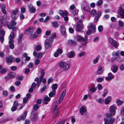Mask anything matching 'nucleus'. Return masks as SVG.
I'll return each mask as SVG.
<instances>
[{"label":"nucleus","instance_id":"53","mask_svg":"<svg viewBox=\"0 0 124 124\" xmlns=\"http://www.w3.org/2000/svg\"><path fill=\"white\" fill-rule=\"evenodd\" d=\"M108 91V90L107 89H106L104 90L103 92L104 94L102 95V96L103 97H104L106 95Z\"/></svg>","mask_w":124,"mask_h":124},{"label":"nucleus","instance_id":"61","mask_svg":"<svg viewBox=\"0 0 124 124\" xmlns=\"http://www.w3.org/2000/svg\"><path fill=\"white\" fill-rule=\"evenodd\" d=\"M41 49V47L39 45H38L36 47V50L38 51L40 50Z\"/></svg>","mask_w":124,"mask_h":124},{"label":"nucleus","instance_id":"32","mask_svg":"<svg viewBox=\"0 0 124 124\" xmlns=\"http://www.w3.org/2000/svg\"><path fill=\"white\" fill-rule=\"evenodd\" d=\"M124 103L123 101H121L119 99H117L116 101V103L118 106H120L122 105Z\"/></svg>","mask_w":124,"mask_h":124},{"label":"nucleus","instance_id":"25","mask_svg":"<svg viewBox=\"0 0 124 124\" xmlns=\"http://www.w3.org/2000/svg\"><path fill=\"white\" fill-rule=\"evenodd\" d=\"M116 60L119 62H121L123 61V60L122 58H120L119 56L117 57H114L111 59V60Z\"/></svg>","mask_w":124,"mask_h":124},{"label":"nucleus","instance_id":"64","mask_svg":"<svg viewBox=\"0 0 124 124\" xmlns=\"http://www.w3.org/2000/svg\"><path fill=\"white\" fill-rule=\"evenodd\" d=\"M40 62V60L38 59H36L35 61V64L37 65L39 64Z\"/></svg>","mask_w":124,"mask_h":124},{"label":"nucleus","instance_id":"58","mask_svg":"<svg viewBox=\"0 0 124 124\" xmlns=\"http://www.w3.org/2000/svg\"><path fill=\"white\" fill-rule=\"evenodd\" d=\"M50 18V17L49 16H47L46 18L44 21V22L46 23L47 22Z\"/></svg>","mask_w":124,"mask_h":124},{"label":"nucleus","instance_id":"52","mask_svg":"<svg viewBox=\"0 0 124 124\" xmlns=\"http://www.w3.org/2000/svg\"><path fill=\"white\" fill-rule=\"evenodd\" d=\"M120 112L121 115H123L124 114V106L121 108Z\"/></svg>","mask_w":124,"mask_h":124},{"label":"nucleus","instance_id":"15","mask_svg":"<svg viewBox=\"0 0 124 124\" xmlns=\"http://www.w3.org/2000/svg\"><path fill=\"white\" fill-rule=\"evenodd\" d=\"M77 25L74 26V27L76 29V30L78 31H80L82 28V24H77Z\"/></svg>","mask_w":124,"mask_h":124},{"label":"nucleus","instance_id":"1","mask_svg":"<svg viewBox=\"0 0 124 124\" xmlns=\"http://www.w3.org/2000/svg\"><path fill=\"white\" fill-rule=\"evenodd\" d=\"M70 66L69 62H65L61 61L59 63V67L63 71H67L69 70Z\"/></svg>","mask_w":124,"mask_h":124},{"label":"nucleus","instance_id":"54","mask_svg":"<svg viewBox=\"0 0 124 124\" xmlns=\"http://www.w3.org/2000/svg\"><path fill=\"white\" fill-rule=\"evenodd\" d=\"M36 32L37 33V34L39 35V34L41 32V29L39 28H38L37 29Z\"/></svg>","mask_w":124,"mask_h":124},{"label":"nucleus","instance_id":"56","mask_svg":"<svg viewBox=\"0 0 124 124\" xmlns=\"http://www.w3.org/2000/svg\"><path fill=\"white\" fill-rule=\"evenodd\" d=\"M57 52L59 54H61L62 53L63 51L62 49L60 48H58L57 50Z\"/></svg>","mask_w":124,"mask_h":124},{"label":"nucleus","instance_id":"18","mask_svg":"<svg viewBox=\"0 0 124 124\" xmlns=\"http://www.w3.org/2000/svg\"><path fill=\"white\" fill-rule=\"evenodd\" d=\"M15 37V35L14 33L13 32H12L9 36V43H11L13 41V38Z\"/></svg>","mask_w":124,"mask_h":124},{"label":"nucleus","instance_id":"31","mask_svg":"<svg viewBox=\"0 0 124 124\" xmlns=\"http://www.w3.org/2000/svg\"><path fill=\"white\" fill-rule=\"evenodd\" d=\"M102 67H99L98 68V70L97 72V74L99 75L102 73L103 71Z\"/></svg>","mask_w":124,"mask_h":124},{"label":"nucleus","instance_id":"42","mask_svg":"<svg viewBox=\"0 0 124 124\" xmlns=\"http://www.w3.org/2000/svg\"><path fill=\"white\" fill-rule=\"evenodd\" d=\"M99 59V57L97 56L96 58L94 59L93 61V63L94 64H96L97 63Z\"/></svg>","mask_w":124,"mask_h":124},{"label":"nucleus","instance_id":"24","mask_svg":"<svg viewBox=\"0 0 124 124\" xmlns=\"http://www.w3.org/2000/svg\"><path fill=\"white\" fill-rule=\"evenodd\" d=\"M33 54L35 56L37 55V57L39 59L41 58L42 56V53H39L37 54V52L35 51L33 52Z\"/></svg>","mask_w":124,"mask_h":124},{"label":"nucleus","instance_id":"46","mask_svg":"<svg viewBox=\"0 0 124 124\" xmlns=\"http://www.w3.org/2000/svg\"><path fill=\"white\" fill-rule=\"evenodd\" d=\"M57 85L56 84H53L52 86V90H54L55 91V90L57 88Z\"/></svg>","mask_w":124,"mask_h":124},{"label":"nucleus","instance_id":"27","mask_svg":"<svg viewBox=\"0 0 124 124\" xmlns=\"http://www.w3.org/2000/svg\"><path fill=\"white\" fill-rule=\"evenodd\" d=\"M39 36V35L35 33L33 34H32V33L31 34L30 36V38L31 39H34Z\"/></svg>","mask_w":124,"mask_h":124},{"label":"nucleus","instance_id":"55","mask_svg":"<svg viewBox=\"0 0 124 124\" xmlns=\"http://www.w3.org/2000/svg\"><path fill=\"white\" fill-rule=\"evenodd\" d=\"M56 36V34L55 33H53L51 36V37L49 39H52V41H53V39L54 38H55Z\"/></svg>","mask_w":124,"mask_h":124},{"label":"nucleus","instance_id":"11","mask_svg":"<svg viewBox=\"0 0 124 124\" xmlns=\"http://www.w3.org/2000/svg\"><path fill=\"white\" fill-rule=\"evenodd\" d=\"M80 113L82 115H86L87 113L86 109L85 107H82L80 108Z\"/></svg>","mask_w":124,"mask_h":124},{"label":"nucleus","instance_id":"26","mask_svg":"<svg viewBox=\"0 0 124 124\" xmlns=\"http://www.w3.org/2000/svg\"><path fill=\"white\" fill-rule=\"evenodd\" d=\"M15 59L14 57L11 56L8 57L6 58V60L7 62H12Z\"/></svg>","mask_w":124,"mask_h":124},{"label":"nucleus","instance_id":"48","mask_svg":"<svg viewBox=\"0 0 124 124\" xmlns=\"http://www.w3.org/2000/svg\"><path fill=\"white\" fill-rule=\"evenodd\" d=\"M98 31L99 32H101L103 30L102 26L101 25L99 26L98 27Z\"/></svg>","mask_w":124,"mask_h":124},{"label":"nucleus","instance_id":"50","mask_svg":"<svg viewBox=\"0 0 124 124\" xmlns=\"http://www.w3.org/2000/svg\"><path fill=\"white\" fill-rule=\"evenodd\" d=\"M72 12L73 15H76L78 14V11L77 9H75L72 11Z\"/></svg>","mask_w":124,"mask_h":124},{"label":"nucleus","instance_id":"60","mask_svg":"<svg viewBox=\"0 0 124 124\" xmlns=\"http://www.w3.org/2000/svg\"><path fill=\"white\" fill-rule=\"evenodd\" d=\"M13 41L11 43H9V44H10L9 45V47L11 49H13L14 48V44H13Z\"/></svg>","mask_w":124,"mask_h":124},{"label":"nucleus","instance_id":"8","mask_svg":"<svg viewBox=\"0 0 124 124\" xmlns=\"http://www.w3.org/2000/svg\"><path fill=\"white\" fill-rule=\"evenodd\" d=\"M114 77L115 76L111 73L109 72L108 74V76L105 78V79L107 81H110L112 79H114Z\"/></svg>","mask_w":124,"mask_h":124},{"label":"nucleus","instance_id":"43","mask_svg":"<svg viewBox=\"0 0 124 124\" xmlns=\"http://www.w3.org/2000/svg\"><path fill=\"white\" fill-rule=\"evenodd\" d=\"M18 8H16L15 9L13 10V11L12 12L11 14L16 15L18 11Z\"/></svg>","mask_w":124,"mask_h":124},{"label":"nucleus","instance_id":"39","mask_svg":"<svg viewBox=\"0 0 124 124\" xmlns=\"http://www.w3.org/2000/svg\"><path fill=\"white\" fill-rule=\"evenodd\" d=\"M114 114H112L111 113H107L105 114V116L107 117L106 119H108V118H111L112 117V116Z\"/></svg>","mask_w":124,"mask_h":124},{"label":"nucleus","instance_id":"33","mask_svg":"<svg viewBox=\"0 0 124 124\" xmlns=\"http://www.w3.org/2000/svg\"><path fill=\"white\" fill-rule=\"evenodd\" d=\"M102 0H99L97 1L96 3V5L98 7H100L102 5Z\"/></svg>","mask_w":124,"mask_h":124},{"label":"nucleus","instance_id":"51","mask_svg":"<svg viewBox=\"0 0 124 124\" xmlns=\"http://www.w3.org/2000/svg\"><path fill=\"white\" fill-rule=\"evenodd\" d=\"M119 68L121 70H124V64H122L120 65L119 67Z\"/></svg>","mask_w":124,"mask_h":124},{"label":"nucleus","instance_id":"23","mask_svg":"<svg viewBox=\"0 0 124 124\" xmlns=\"http://www.w3.org/2000/svg\"><path fill=\"white\" fill-rule=\"evenodd\" d=\"M27 113V111H25L24 112V114L23 116H21L19 117L17 119V121H20L22 119L24 120L26 117Z\"/></svg>","mask_w":124,"mask_h":124},{"label":"nucleus","instance_id":"14","mask_svg":"<svg viewBox=\"0 0 124 124\" xmlns=\"http://www.w3.org/2000/svg\"><path fill=\"white\" fill-rule=\"evenodd\" d=\"M75 53L74 51H72L66 54L67 56L69 58H71L74 57Z\"/></svg>","mask_w":124,"mask_h":124},{"label":"nucleus","instance_id":"36","mask_svg":"<svg viewBox=\"0 0 124 124\" xmlns=\"http://www.w3.org/2000/svg\"><path fill=\"white\" fill-rule=\"evenodd\" d=\"M55 92L54 90H53L52 92H50L49 94V96L50 97H52L55 94Z\"/></svg>","mask_w":124,"mask_h":124},{"label":"nucleus","instance_id":"29","mask_svg":"<svg viewBox=\"0 0 124 124\" xmlns=\"http://www.w3.org/2000/svg\"><path fill=\"white\" fill-rule=\"evenodd\" d=\"M60 31L62 34L64 35L66 32L64 28V26L63 25H62L61 27Z\"/></svg>","mask_w":124,"mask_h":124},{"label":"nucleus","instance_id":"20","mask_svg":"<svg viewBox=\"0 0 124 124\" xmlns=\"http://www.w3.org/2000/svg\"><path fill=\"white\" fill-rule=\"evenodd\" d=\"M112 98L110 96H108L104 100V103L105 104H109L111 101Z\"/></svg>","mask_w":124,"mask_h":124},{"label":"nucleus","instance_id":"34","mask_svg":"<svg viewBox=\"0 0 124 124\" xmlns=\"http://www.w3.org/2000/svg\"><path fill=\"white\" fill-rule=\"evenodd\" d=\"M90 13L91 16L93 17L95 15H96L97 13L95 10L93 9L91 11Z\"/></svg>","mask_w":124,"mask_h":124},{"label":"nucleus","instance_id":"59","mask_svg":"<svg viewBox=\"0 0 124 124\" xmlns=\"http://www.w3.org/2000/svg\"><path fill=\"white\" fill-rule=\"evenodd\" d=\"M97 87L98 90H101L102 88V85L100 84H98L97 85Z\"/></svg>","mask_w":124,"mask_h":124},{"label":"nucleus","instance_id":"17","mask_svg":"<svg viewBox=\"0 0 124 124\" xmlns=\"http://www.w3.org/2000/svg\"><path fill=\"white\" fill-rule=\"evenodd\" d=\"M16 24H7L8 27L9 29H12L13 31H15L16 30V27L15 26Z\"/></svg>","mask_w":124,"mask_h":124},{"label":"nucleus","instance_id":"16","mask_svg":"<svg viewBox=\"0 0 124 124\" xmlns=\"http://www.w3.org/2000/svg\"><path fill=\"white\" fill-rule=\"evenodd\" d=\"M75 39L77 41L79 42H82L84 40L85 38L82 36L80 35H77L75 37Z\"/></svg>","mask_w":124,"mask_h":124},{"label":"nucleus","instance_id":"4","mask_svg":"<svg viewBox=\"0 0 124 124\" xmlns=\"http://www.w3.org/2000/svg\"><path fill=\"white\" fill-rule=\"evenodd\" d=\"M104 124H113L115 120L114 118H111L109 119H104Z\"/></svg>","mask_w":124,"mask_h":124},{"label":"nucleus","instance_id":"19","mask_svg":"<svg viewBox=\"0 0 124 124\" xmlns=\"http://www.w3.org/2000/svg\"><path fill=\"white\" fill-rule=\"evenodd\" d=\"M101 15V12L99 11L97 12L94 18V21L95 22H97L99 20V19Z\"/></svg>","mask_w":124,"mask_h":124},{"label":"nucleus","instance_id":"62","mask_svg":"<svg viewBox=\"0 0 124 124\" xmlns=\"http://www.w3.org/2000/svg\"><path fill=\"white\" fill-rule=\"evenodd\" d=\"M40 73L41 74V75L40 78H43V76L44 75L45 72H44V70H42L40 71Z\"/></svg>","mask_w":124,"mask_h":124},{"label":"nucleus","instance_id":"41","mask_svg":"<svg viewBox=\"0 0 124 124\" xmlns=\"http://www.w3.org/2000/svg\"><path fill=\"white\" fill-rule=\"evenodd\" d=\"M44 100L47 102L49 101L51 99V98H50L46 95L44 96Z\"/></svg>","mask_w":124,"mask_h":124},{"label":"nucleus","instance_id":"28","mask_svg":"<svg viewBox=\"0 0 124 124\" xmlns=\"http://www.w3.org/2000/svg\"><path fill=\"white\" fill-rule=\"evenodd\" d=\"M0 7L2 8L1 11L4 14H6V11L5 10V8L6 7L5 5L3 4H2L0 6Z\"/></svg>","mask_w":124,"mask_h":124},{"label":"nucleus","instance_id":"5","mask_svg":"<svg viewBox=\"0 0 124 124\" xmlns=\"http://www.w3.org/2000/svg\"><path fill=\"white\" fill-rule=\"evenodd\" d=\"M87 28L88 29H90L92 31V33H94L96 32V26L93 24H89L87 26Z\"/></svg>","mask_w":124,"mask_h":124},{"label":"nucleus","instance_id":"12","mask_svg":"<svg viewBox=\"0 0 124 124\" xmlns=\"http://www.w3.org/2000/svg\"><path fill=\"white\" fill-rule=\"evenodd\" d=\"M28 8L31 13H34L36 11V9L34 8L33 5L31 4H29L28 5Z\"/></svg>","mask_w":124,"mask_h":124},{"label":"nucleus","instance_id":"7","mask_svg":"<svg viewBox=\"0 0 124 124\" xmlns=\"http://www.w3.org/2000/svg\"><path fill=\"white\" fill-rule=\"evenodd\" d=\"M66 90H64L61 93L59 100L58 103L59 104L62 101L66 94Z\"/></svg>","mask_w":124,"mask_h":124},{"label":"nucleus","instance_id":"30","mask_svg":"<svg viewBox=\"0 0 124 124\" xmlns=\"http://www.w3.org/2000/svg\"><path fill=\"white\" fill-rule=\"evenodd\" d=\"M88 40V39L87 38V36H85V37L83 41H84L81 43L82 45L83 46H84L86 45L87 44Z\"/></svg>","mask_w":124,"mask_h":124},{"label":"nucleus","instance_id":"6","mask_svg":"<svg viewBox=\"0 0 124 124\" xmlns=\"http://www.w3.org/2000/svg\"><path fill=\"white\" fill-rule=\"evenodd\" d=\"M116 107L115 105H112L110 107L109 111L110 113L114 115L116 113Z\"/></svg>","mask_w":124,"mask_h":124},{"label":"nucleus","instance_id":"9","mask_svg":"<svg viewBox=\"0 0 124 124\" xmlns=\"http://www.w3.org/2000/svg\"><path fill=\"white\" fill-rule=\"evenodd\" d=\"M36 29L35 27L34 26H31L25 31L26 33L30 34L33 32Z\"/></svg>","mask_w":124,"mask_h":124},{"label":"nucleus","instance_id":"13","mask_svg":"<svg viewBox=\"0 0 124 124\" xmlns=\"http://www.w3.org/2000/svg\"><path fill=\"white\" fill-rule=\"evenodd\" d=\"M89 91L91 93H93L96 92L97 90L96 87H95L94 84H91L89 88Z\"/></svg>","mask_w":124,"mask_h":124},{"label":"nucleus","instance_id":"47","mask_svg":"<svg viewBox=\"0 0 124 124\" xmlns=\"http://www.w3.org/2000/svg\"><path fill=\"white\" fill-rule=\"evenodd\" d=\"M103 78L99 77L97 78L96 81L98 82H101L103 81Z\"/></svg>","mask_w":124,"mask_h":124},{"label":"nucleus","instance_id":"45","mask_svg":"<svg viewBox=\"0 0 124 124\" xmlns=\"http://www.w3.org/2000/svg\"><path fill=\"white\" fill-rule=\"evenodd\" d=\"M42 78H40L39 80L37 82V85L38 87H39L41 83Z\"/></svg>","mask_w":124,"mask_h":124},{"label":"nucleus","instance_id":"57","mask_svg":"<svg viewBox=\"0 0 124 124\" xmlns=\"http://www.w3.org/2000/svg\"><path fill=\"white\" fill-rule=\"evenodd\" d=\"M6 71V69L5 68H3L0 71V73L1 74H4Z\"/></svg>","mask_w":124,"mask_h":124},{"label":"nucleus","instance_id":"49","mask_svg":"<svg viewBox=\"0 0 124 124\" xmlns=\"http://www.w3.org/2000/svg\"><path fill=\"white\" fill-rule=\"evenodd\" d=\"M98 103L101 104H102L104 102V100L102 98L98 99L97 100Z\"/></svg>","mask_w":124,"mask_h":124},{"label":"nucleus","instance_id":"40","mask_svg":"<svg viewBox=\"0 0 124 124\" xmlns=\"http://www.w3.org/2000/svg\"><path fill=\"white\" fill-rule=\"evenodd\" d=\"M23 35V34H21L19 36L18 39V42L19 43L21 42Z\"/></svg>","mask_w":124,"mask_h":124},{"label":"nucleus","instance_id":"10","mask_svg":"<svg viewBox=\"0 0 124 124\" xmlns=\"http://www.w3.org/2000/svg\"><path fill=\"white\" fill-rule=\"evenodd\" d=\"M52 113L54 117L57 116L58 115L59 110L57 108H53Z\"/></svg>","mask_w":124,"mask_h":124},{"label":"nucleus","instance_id":"44","mask_svg":"<svg viewBox=\"0 0 124 124\" xmlns=\"http://www.w3.org/2000/svg\"><path fill=\"white\" fill-rule=\"evenodd\" d=\"M11 16L13 20H16L17 18V17L16 15L11 14Z\"/></svg>","mask_w":124,"mask_h":124},{"label":"nucleus","instance_id":"38","mask_svg":"<svg viewBox=\"0 0 124 124\" xmlns=\"http://www.w3.org/2000/svg\"><path fill=\"white\" fill-rule=\"evenodd\" d=\"M120 53L119 52H114L112 53V55L114 56H118Z\"/></svg>","mask_w":124,"mask_h":124},{"label":"nucleus","instance_id":"22","mask_svg":"<svg viewBox=\"0 0 124 124\" xmlns=\"http://www.w3.org/2000/svg\"><path fill=\"white\" fill-rule=\"evenodd\" d=\"M118 66L115 64H114L112 65L111 70L112 72L115 73L118 70Z\"/></svg>","mask_w":124,"mask_h":124},{"label":"nucleus","instance_id":"63","mask_svg":"<svg viewBox=\"0 0 124 124\" xmlns=\"http://www.w3.org/2000/svg\"><path fill=\"white\" fill-rule=\"evenodd\" d=\"M39 107V106L37 104H35L33 107V109L35 110H37Z\"/></svg>","mask_w":124,"mask_h":124},{"label":"nucleus","instance_id":"21","mask_svg":"<svg viewBox=\"0 0 124 124\" xmlns=\"http://www.w3.org/2000/svg\"><path fill=\"white\" fill-rule=\"evenodd\" d=\"M59 13L63 17L67 16L68 13L66 11H65L63 12L62 10H60L59 11Z\"/></svg>","mask_w":124,"mask_h":124},{"label":"nucleus","instance_id":"3","mask_svg":"<svg viewBox=\"0 0 124 124\" xmlns=\"http://www.w3.org/2000/svg\"><path fill=\"white\" fill-rule=\"evenodd\" d=\"M109 42L113 46L117 48L118 46V43L117 42L113 39L110 38L108 39Z\"/></svg>","mask_w":124,"mask_h":124},{"label":"nucleus","instance_id":"37","mask_svg":"<svg viewBox=\"0 0 124 124\" xmlns=\"http://www.w3.org/2000/svg\"><path fill=\"white\" fill-rule=\"evenodd\" d=\"M69 43L70 44L73 45H76L77 43L75 41L72 40H69Z\"/></svg>","mask_w":124,"mask_h":124},{"label":"nucleus","instance_id":"2","mask_svg":"<svg viewBox=\"0 0 124 124\" xmlns=\"http://www.w3.org/2000/svg\"><path fill=\"white\" fill-rule=\"evenodd\" d=\"M52 42V39H47L46 40L45 43V46L46 49H48L51 47Z\"/></svg>","mask_w":124,"mask_h":124},{"label":"nucleus","instance_id":"35","mask_svg":"<svg viewBox=\"0 0 124 124\" xmlns=\"http://www.w3.org/2000/svg\"><path fill=\"white\" fill-rule=\"evenodd\" d=\"M119 14L121 16L123 17L124 18V9H120Z\"/></svg>","mask_w":124,"mask_h":124}]
</instances>
